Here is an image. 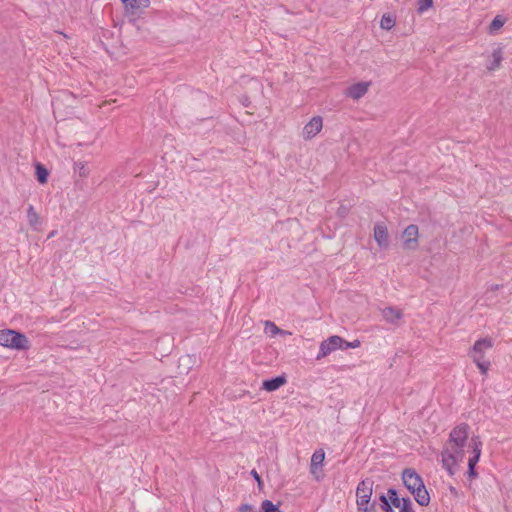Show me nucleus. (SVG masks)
<instances>
[{
  "instance_id": "9b49d317",
  "label": "nucleus",
  "mask_w": 512,
  "mask_h": 512,
  "mask_svg": "<svg viewBox=\"0 0 512 512\" xmlns=\"http://www.w3.org/2000/svg\"><path fill=\"white\" fill-rule=\"evenodd\" d=\"M369 87L370 82H358L347 89L346 95L354 100H358L367 93Z\"/></svg>"
},
{
  "instance_id": "b1692460",
  "label": "nucleus",
  "mask_w": 512,
  "mask_h": 512,
  "mask_svg": "<svg viewBox=\"0 0 512 512\" xmlns=\"http://www.w3.org/2000/svg\"><path fill=\"white\" fill-rule=\"evenodd\" d=\"M504 25V20L500 16H496L490 23V31L494 32Z\"/></svg>"
},
{
  "instance_id": "cd10ccee",
  "label": "nucleus",
  "mask_w": 512,
  "mask_h": 512,
  "mask_svg": "<svg viewBox=\"0 0 512 512\" xmlns=\"http://www.w3.org/2000/svg\"><path fill=\"white\" fill-rule=\"evenodd\" d=\"M380 500L383 502V504H384V509H385V511H386V512H393V509H392V507L390 506V504H389V502H388V500H387L386 496L382 495V496L380 497Z\"/></svg>"
},
{
  "instance_id": "6e6552de",
  "label": "nucleus",
  "mask_w": 512,
  "mask_h": 512,
  "mask_svg": "<svg viewBox=\"0 0 512 512\" xmlns=\"http://www.w3.org/2000/svg\"><path fill=\"white\" fill-rule=\"evenodd\" d=\"M402 479L405 487L411 492L419 489L424 483L422 478L412 469H405L402 474Z\"/></svg>"
},
{
  "instance_id": "9d476101",
  "label": "nucleus",
  "mask_w": 512,
  "mask_h": 512,
  "mask_svg": "<svg viewBox=\"0 0 512 512\" xmlns=\"http://www.w3.org/2000/svg\"><path fill=\"white\" fill-rule=\"evenodd\" d=\"M374 239L380 248L386 249L389 246L388 229L383 223H376L374 226Z\"/></svg>"
},
{
  "instance_id": "423d86ee",
  "label": "nucleus",
  "mask_w": 512,
  "mask_h": 512,
  "mask_svg": "<svg viewBox=\"0 0 512 512\" xmlns=\"http://www.w3.org/2000/svg\"><path fill=\"white\" fill-rule=\"evenodd\" d=\"M325 460V452L322 449L316 450L311 457L310 473L315 480L320 481L323 478L321 468Z\"/></svg>"
},
{
  "instance_id": "6ab92c4d",
  "label": "nucleus",
  "mask_w": 512,
  "mask_h": 512,
  "mask_svg": "<svg viewBox=\"0 0 512 512\" xmlns=\"http://www.w3.org/2000/svg\"><path fill=\"white\" fill-rule=\"evenodd\" d=\"M473 362L477 365V367L480 369L482 374H486L489 367L490 362L483 360V355H475L474 359H472Z\"/></svg>"
},
{
  "instance_id": "473e14b6",
  "label": "nucleus",
  "mask_w": 512,
  "mask_h": 512,
  "mask_svg": "<svg viewBox=\"0 0 512 512\" xmlns=\"http://www.w3.org/2000/svg\"><path fill=\"white\" fill-rule=\"evenodd\" d=\"M56 234V231H52L49 235H48V238H51V237H54Z\"/></svg>"
},
{
  "instance_id": "412c9836",
  "label": "nucleus",
  "mask_w": 512,
  "mask_h": 512,
  "mask_svg": "<svg viewBox=\"0 0 512 512\" xmlns=\"http://www.w3.org/2000/svg\"><path fill=\"white\" fill-rule=\"evenodd\" d=\"M395 25V19L390 15H383L380 21V26L384 30H390Z\"/></svg>"
},
{
  "instance_id": "39448f33",
  "label": "nucleus",
  "mask_w": 512,
  "mask_h": 512,
  "mask_svg": "<svg viewBox=\"0 0 512 512\" xmlns=\"http://www.w3.org/2000/svg\"><path fill=\"white\" fill-rule=\"evenodd\" d=\"M403 245L408 250H415L418 247L419 230L414 224L407 226L403 231Z\"/></svg>"
},
{
  "instance_id": "4be33fe9",
  "label": "nucleus",
  "mask_w": 512,
  "mask_h": 512,
  "mask_svg": "<svg viewBox=\"0 0 512 512\" xmlns=\"http://www.w3.org/2000/svg\"><path fill=\"white\" fill-rule=\"evenodd\" d=\"M433 6V0H418L417 12L423 14Z\"/></svg>"
},
{
  "instance_id": "72a5a7b5",
  "label": "nucleus",
  "mask_w": 512,
  "mask_h": 512,
  "mask_svg": "<svg viewBox=\"0 0 512 512\" xmlns=\"http://www.w3.org/2000/svg\"><path fill=\"white\" fill-rule=\"evenodd\" d=\"M276 512H282V511H280V510L277 508V511H276Z\"/></svg>"
},
{
  "instance_id": "393cba45",
  "label": "nucleus",
  "mask_w": 512,
  "mask_h": 512,
  "mask_svg": "<svg viewBox=\"0 0 512 512\" xmlns=\"http://www.w3.org/2000/svg\"><path fill=\"white\" fill-rule=\"evenodd\" d=\"M125 5L126 9H130L132 12L139 8V3L137 0H121Z\"/></svg>"
},
{
  "instance_id": "bb28decb",
  "label": "nucleus",
  "mask_w": 512,
  "mask_h": 512,
  "mask_svg": "<svg viewBox=\"0 0 512 512\" xmlns=\"http://www.w3.org/2000/svg\"><path fill=\"white\" fill-rule=\"evenodd\" d=\"M359 346H360V341L359 340H354L352 342H348V341L344 340V343H343V346H342L341 350H345V349H348V348H357Z\"/></svg>"
},
{
  "instance_id": "f03ea898",
  "label": "nucleus",
  "mask_w": 512,
  "mask_h": 512,
  "mask_svg": "<svg viewBox=\"0 0 512 512\" xmlns=\"http://www.w3.org/2000/svg\"><path fill=\"white\" fill-rule=\"evenodd\" d=\"M0 345L17 350H26L29 348L27 337L15 330H0Z\"/></svg>"
},
{
  "instance_id": "f257e3e1",
  "label": "nucleus",
  "mask_w": 512,
  "mask_h": 512,
  "mask_svg": "<svg viewBox=\"0 0 512 512\" xmlns=\"http://www.w3.org/2000/svg\"><path fill=\"white\" fill-rule=\"evenodd\" d=\"M469 426L465 423L456 426L449 435V439L445 444L442 452L443 467L453 475L456 467L463 461L466 454L468 457V475L475 478V465L479 461L481 455L482 442L479 437H468Z\"/></svg>"
},
{
  "instance_id": "f3484780",
  "label": "nucleus",
  "mask_w": 512,
  "mask_h": 512,
  "mask_svg": "<svg viewBox=\"0 0 512 512\" xmlns=\"http://www.w3.org/2000/svg\"><path fill=\"white\" fill-rule=\"evenodd\" d=\"M503 60V52L499 47L492 52V61L487 65V70L492 72L500 68L501 62Z\"/></svg>"
},
{
  "instance_id": "7c9ffc66",
  "label": "nucleus",
  "mask_w": 512,
  "mask_h": 512,
  "mask_svg": "<svg viewBox=\"0 0 512 512\" xmlns=\"http://www.w3.org/2000/svg\"><path fill=\"white\" fill-rule=\"evenodd\" d=\"M501 286L498 285V284H495V285H491L488 287L487 289V292H495L496 290H498Z\"/></svg>"
},
{
  "instance_id": "2eb2a0df",
  "label": "nucleus",
  "mask_w": 512,
  "mask_h": 512,
  "mask_svg": "<svg viewBox=\"0 0 512 512\" xmlns=\"http://www.w3.org/2000/svg\"><path fill=\"white\" fill-rule=\"evenodd\" d=\"M286 383L284 376H278L269 380H265L262 384V388L266 391L272 392L279 389Z\"/></svg>"
},
{
  "instance_id": "aec40b11",
  "label": "nucleus",
  "mask_w": 512,
  "mask_h": 512,
  "mask_svg": "<svg viewBox=\"0 0 512 512\" xmlns=\"http://www.w3.org/2000/svg\"><path fill=\"white\" fill-rule=\"evenodd\" d=\"M36 178L41 183L44 184L47 182L48 171L47 169L40 163L36 165Z\"/></svg>"
},
{
  "instance_id": "0eeeda50",
  "label": "nucleus",
  "mask_w": 512,
  "mask_h": 512,
  "mask_svg": "<svg viewBox=\"0 0 512 512\" xmlns=\"http://www.w3.org/2000/svg\"><path fill=\"white\" fill-rule=\"evenodd\" d=\"M323 128V119L321 116H314L305 124L302 129V137L305 140L314 138Z\"/></svg>"
},
{
  "instance_id": "dca6fc26",
  "label": "nucleus",
  "mask_w": 512,
  "mask_h": 512,
  "mask_svg": "<svg viewBox=\"0 0 512 512\" xmlns=\"http://www.w3.org/2000/svg\"><path fill=\"white\" fill-rule=\"evenodd\" d=\"M416 502L421 505V506H427L430 502V496H429V493L427 492L424 484L422 486L419 487V489L415 490V492L411 493Z\"/></svg>"
},
{
  "instance_id": "ddd939ff",
  "label": "nucleus",
  "mask_w": 512,
  "mask_h": 512,
  "mask_svg": "<svg viewBox=\"0 0 512 512\" xmlns=\"http://www.w3.org/2000/svg\"><path fill=\"white\" fill-rule=\"evenodd\" d=\"M492 346H493V341L490 338H483V339L477 340L474 343L472 349L470 350L469 356L472 359H474L475 355H483L484 356L485 351L492 348Z\"/></svg>"
},
{
  "instance_id": "2f4dec72",
  "label": "nucleus",
  "mask_w": 512,
  "mask_h": 512,
  "mask_svg": "<svg viewBox=\"0 0 512 512\" xmlns=\"http://www.w3.org/2000/svg\"><path fill=\"white\" fill-rule=\"evenodd\" d=\"M359 512H376L375 508L372 506L369 509H366V511H359Z\"/></svg>"
},
{
  "instance_id": "a211bd4d",
  "label": "nucleus",
  "mask_w": 512,
  "mask_h": 512,
  "mask_svg": "<svg viewBox=\"0 0 512 512\" xmlns=\"http://www.w3.org/2000/svg\"><path fill=\"white\" fill-rule=\"evenodd\" d=\"M265 333L269 334L272 337L276 336L277 334H287L286 331L281 330L275 325V323L271 321L265 322Z\"/></svg>"
},
{
  "instance_id": "1a4fd4ad",
  "label": "nucleus",
  "mask_w": 512,
  "mask_h": 512,
  "mask_svg": "<svg viewBox=\"0 0 512 512\" xmlns=\"http://www.w3.org/2000/svg\"><path fill=\"white\" fill-rule=\"evenodd\" d=\"M388 496L391 504L398 508L400 512H414L411 507V500L409 498H402L400 499L397 495L396 490L389 489L388 490Z\"/></svg>"
},
{
  "instance_id": "5701e85b",
  "label": "nucleus",
  "mask_w": 512,
  "mask_h": 512,
  "mask_svg": "<svg viewBox=\"0 0 512 512\" xmlns=\"http://www.w3.org/2000/svg\"><path fill=\"white\" fill-rule=\"evenodd\" d=\"M277 508L270 500H264L261 504L260 512H276Z\"/></svg>"
},
{
  "instance_id": "a878e982",
  "label": "nucleus",
  "mask_w": 512,
  "mask_h": 512,
  "mask_svg": "<svg viewBox=\"0 0 512 512\" xmlns=\"http://www.w3.org/2000/svg\"><path fill=\"white\" fill-rule=\"evenodd\" d=\"M75 168L79 170V175L81 177H86L88 175V171L86 169L85 162H83V161L75 162Z\"/></svg>"
},
{
  "instance_id": "4468645a",
  "label": "nucleus",
  "mask_w": 512,
  "mask_h": 512,
  "mask_svg": "<svg viewBox=\"0 0 512 512\" xmlns=\"http://www.w3.org/2000/svg\"><path fill=\"white\" fill-rule=\"evenodd\" d=\"M27 220L34 231H39L41 229V218L32 205H29L27 208Z\"/></svg>"
},
{
  "instance_id": "c85d7f7f",
  "label": "nucleus",
  "mask_w": 512,
  "mask_h": 512,
  "mask_svg": "<svg viewBox=\"0 0 512 512\" xmlns=\"http://www.w3.org/2000/svg\"><path fill=\"white\" fill-rule=\"evenodd\" d=\"M239 512H255V511L251 505L243 504L239 507Z\"/></svg>"
},
{
  "instance_id": "f8f14e48",
  "label": "nucleus",
  "mask_w": 512,
  "mask_h": 512,
  "mask_svg": "<svg viewBox=\"0 0 512 512\" xmlns=\"http://www.w3.org/2000/svg\"><path fill=\"white\" fill-rule=\"evenodd\" d=\"M383 319L390 324L397 325L403 317L402 310L396 307H385L381 310Z\"/></svg>"
},
{
  "instance_id": "c756f323",
  "label": "nucleus",
  "mask_w": 512,
  "mask_h": 512,
  "mask_svg": "<svg viewBox=\"0 0 512 512\" xmlns=\"http://www.w3.org/2000/svg\"><path fill=\"white\" fill-rule=\"evenodd\" d=\"M251 475L257 481L259 488H262L263 483H262V480H261L259 474L257 473V471L256 470H252L251 471Z\"/></svg>"
},
{
  "instance_id": "20e7f679",
  "label": "nucleus",
  "mask_w": 512,
  "mask_h": 512,
  "mask_svg": "<svg viewBox=\"0 0 512 512\" xmlns=\"http://www.w3.org/2000/svg\"><path fill=\"white\" fill-rule=\"evenodd\" d=\"M343 343L344 339L337 335H333L322 341L319 347V353L316 356V360H321L322 358H325L338 349L341 350Z\"/></svg>"
},
{
  "instance_id": "7ed1b4c3",
  "label": "nucleus",
  "mask_w": 512,
  "mask_h": 512,
  "mask_svg": "<svg viewBox=\"0 0 512 512\" xmlns=\"http://www.w3.org/2000/svg\"><path fill=\"white\" fill-rule=\"evenodd\" d=\"M373 492V481L366 479L361 481L356 489L357 496V507L358 511H366L369 509L368 504L370 502Z\"/></svg>"
}]
</instances>
